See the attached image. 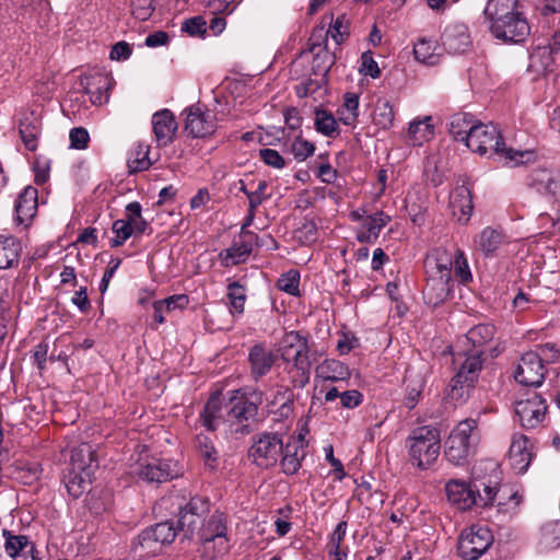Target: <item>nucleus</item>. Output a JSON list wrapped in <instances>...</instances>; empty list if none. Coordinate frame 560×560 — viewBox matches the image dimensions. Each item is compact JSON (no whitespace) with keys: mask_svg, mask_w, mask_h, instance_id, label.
Returning <instances> with one entry per match:
<instances>
[{"mask_svg":"<svg viewBox=\"0 0 560 560\" xmlns=\"http://www.w3.org/2000/svg\"><path fill=\"white\" fill-rule=\"evenodd\" d=\"M466 147L479 155L495 158L510 166L527 163L533 159L529 150H514L503 142L500 130L492 124L478 122L467 138Z\"/></svg>","mask_w":560,"mask_h":560,"instance_id":"nucleus-1","label":"nucleus"},{"mask_svg":"<svg viewBox=\"0 0 560 560\" xmlns=\"http://www.w3.org/2000/svg\"><path fill=\"white\" fill-rule=\"evenodd\" d=\"M410 462L421 470L430 468L440 455V431L431 425L413 429L406 440Z\"/></svg>","mask_w":560,"mask_h":560,"instance_id":"nucleus-2","label":"nucleus"},{"mask_svg":"<svg viewBox=\"0 0 560 560\" xmlns=\"http://www.w3.org/2000/svg\"><path fill=\"white\" fill-rule=\"evenodd\" d=\"M482 350H471L463 354L464 360L448 385L447 395L451 399L465 401L469 397L482 369Z\"/></svg>","mask_w":560,"mask_h":560,"instance_id":"nucleus-3","label":"nucleus"},{"mask_svg":"<svg viewBox=\"0 0 560 560\" xmlns=\"http://www.w3.org/2000/svg\"><path fill=\"white\" fill-rule=\"evenodd\" d=\"M203 552L210 559L221 557L230 550L228 537L226 516L221 512H214L203 524L199 532Z\"/></svg>","mask_w":560,"mask_h":560,"instance_id":"nucleus-4","label":"nucleus"},{"mask_svg":"<svg viewBox=\"0 0 560 560\" xmlns=\"http://www.w3.org/2000/svg\"><path fill=\"white\" fill-rule=\"evenodd\" d=\"M260 399L257 396L247 397L245 394L234 392L225 405V423L235 433L249 432L247 422L258 412Z\"/></svg>","mask_w":560,"mask_h":560,"instance_id":"nucleus-5","label":"nucleus"},{"mask_svg":"<svg viewBox=\"0 0 560 560\" xmlns=\"http://www.w3.org/2000/svg\"><path fill=\"white\" fill-rule=\"evenodd\" d=\"M131 474L147 482L162 483L177 478L182 474V467L171 459L140 456L131 467Z\"/></svg>","mask_w":560,"mask_h":560,"instance_id":"nucleus-6","label":"nucleus"},{"mask_svg":"<svg viewBox=\"0 0 560 560\" xmlns=\"http://www.w3.org/2000/svg\"><path fill=\"white\" fill-rule=\"evenodd\" d=\"M254 220L255 212H249L241 228L240 235L233 240L231 246L219 253L220 261L224 267L236 266L248 259L256 242V235L247 228L254 224Z\"/></svg>","mask_w":560,"mask_h":560,"instance_id":"nucleus-7","label":"nucleus"},{"mask_svg":"<svg viewBox=\"0 0 560 560\" xmlns=\"http://www.w3.org/2000/svg\"><path fill=\"white\" fill-rule=\"evenodd\" d=\"M283 452V442L277 433H260L254 436L248 455L260 468L273 467Z\"/></svg>","mask_w":560,"mask_h":560,"instance_id":"nucleus-8","label":"nucleus"},{"mask_svg":"<svg viewBox=\"0 0 560 560\" xmlns=\"http://www.w3.org/2000/svg\"><path fill=\"white\" fill-rule=\"evenodd\" d=\"M493 542V536L486 526L472 525L462 532L457 551L465 560H477Z\"/></svg>","mask_w":560,"mask_h":560,"instance_id":"nucleus-9","label":"nucleus"},{"mask_svg":"<svg viewBox=\"0 0 560 560\" xmlns=\"http://www.w3.org/2000/svg\"><path fill=\"white\" fill-rule=\"evenodd\" d=\"M492 35L504 43H523L530 34V26L521 12H515L503 18H495L490 23Z\"/></svg>","mask_w":560,"mask_h":560,"instance_id":"nucleus-10","label":"nucleus"},{"mask_svg":"<svg viewBox=\"0 0 560 560\" xmlns=\"http://www.w3.org/2000/svg\"><path fill=\"white\" fill-rule=\"evenodd\" d=\"M546 411V400L536 393L515 404V416L525 429H533L540 424L545 419Z\"/></svg>","mask_w":560,"mask_h":560,"instance_id":"nucleus-11","label":"nucleus"},{"mask_svg":"<svg viewBox=\"0 0 560 560\" xmlns=\"http://www.w3.org/2000/svg\"><path fill=\"white\" fill-rule=\"evenodd\" d=\"M514 377L516 382L525 386H539L545 377L542 359L535 351L524 353L516 368Z\"/></svg>","mask_w":560,"mask_h":560,"instance_id":"nucleus-12","label":"nucleus"},{"mask_svg":"<svg viewBox=\"0 0 560 560\" xmlns=\"http://www.w3.org/2000/svg\"><path fill=\"white\" fill-rule=\"evenodd\" d=\"M350 218L358 223V240L362 243H371L378 237L381 230L389 221L384 212H350Z\"/></svg>","mask_w":560,"mask_h":560,"instance_id":"nucleus-13","label":"nucleus"},{"mask_svg":"<svg viewBox=\"0 0 560 560\" xmlns=\"http://www.w3.org/2000/svg\"><path fill=\"white\" fill-rule=\"evenodd\" d=\"M145 226L141 212H129L126 219L116 220L112 225L115 236L109 241L110 247H119L131 236L142 234Z\"/></svg>","mask_w":560,"mask_h":560,"instance_id":"nucleus-14","label":"nucleus"},{"mask_svg":"<svg viewBox=\"0 0 560 560\" xmlns=\"http://www.w3.org/2000/svg\"><path fill=\"white\" fill-rule=\"evenodd\" d=\"M3 549L11 560H39L34 542L27 536L15 535L8 529L2 530Z\"/></svg>","mask_w":560,"mask_h":560,"instance_id":"nucleus-15","label":"nucleus"},{"mask_svg":"<svg viewBox=\"0 0 560 560\" xmlns=\"http://www.w3.org/2000/svg\"><path fill=\"white\" fill-rule=\"evenodd\" d=\"M215 115L210 110H201L197 106L187 109L185 130L195 138H203L214 132Z\"/></svg>","mask_w":560,"mask_h":560,"instance_id":"nucleus-16","label":"nucleus"},{"mask_svg":"<svg viewBox=\"0 0 560 560\" xmlns=\"http://www.w3.org/2000/svg\"><path fill=\"white\" fill-rule=\"evenodd\" d=\"M310 347L304 351H296L292 357L283 360L287 363V373L294 388H304L310 382L311 361L308 358Z\"/></svg>","mask_w":560,"mask_h":560,"instance_id":"nucleus-17","label":"nucleus"},{"mask_svg":"<svg viewBox=\"0 0 560 560\" xmlns=\"http://www.w3.org/2000/svg\"><path fill=\"white\" fill-rule=\"evenodd\" d=\"M533 445L523 434H514L509 450V462L517 474H524L533 458Z\"/></svg>","mask_w":560,"mask_h":560,"instance_id":"nucleus-18","label":"nucleus"},{"mask_svg":"<svg viewBox=\"0 0 560 560\" xmlns=\"http://www.w3.org/2000/svg\"><path fill=\"white\" fill-rule=\"evenodd\" d=\"M442 45L450 54L465 52L471 45L468 27L464 23L448 24L442 36Z\"/></svg>","mask_w":560,"mask_h":560,"instance_id":"nucleus-19","label":"nucleus"},{"mask_svg":"<svg viewBox=\"0 0 560 560\" xmlns=\"http://www.w3.org/2000/svg\"><path fill=\"white\" fill-rule=\"evenodd\" d=\"M177 128L175 117L168 109H162L152 116V129L160 147H165L173 141Z\"/></svg>","mask_w":560,"mask_h":560,"instance_id":"nucleus-20","label":"nucleus"},{"mask_svg":"<svg viewBox=\"0 0 560 560\" xmlns=\"http://www.w3.org/2000/svg\"><path fill=\"white\" fill-rule=\"evenodd\" d=\"M454 253L445 248H435L424 261L427 276L452 278Z\"/></svg>","mask_w":560,"mask_h":560,"instance_id":"nucleus-21","label":"nucleus"},{"mask_svg":"<svg viewBox=\"0 0 560 560\" xmlns=\"http://www.w3.org/2000/svg\"><path fill=\"white\" fill-rule=\"evenodd\" d=\"M452 290V278L427 276V283L423 289V298L428 304L436 307L448 299Z\"/></svg>","mask_w":560,"mask_h":560,"instance_id":"nucleus-22","label":"nucleus"},{"mask_svg":"<svg viewBox=\"0 0 560 560\" xmlns=\"http://www.w3.org/2000/svg\"><path fill=\"white\" fill-rule=\"evenodd\" d=\"M276 358V354L261 343L253 346L248 353L252 376L258 380L266 375L271 370Z\"/></svg>","mask_w":560,"mask_h":560,"instance_id":"nucleus-23","label":"nucleus"},{"mask_svg":"<svg viewBox=\"0 0 560 560\" xmlns=\"http://www.w3.org/2000/svg\"><path fill=\"white\" fill-rule=\"evenodd\" d=\"M85 93L95 105H102L108 100V91L112 86V79L105 73H94L82 80Z\"/></svg>","mask_w":560,"mask_h":560,"instance_id":"nucleus-24","label":"nucleus"},{"mask_svg":"<svg viewBox=\"0 0 560 560\" xmlns=\"http://www.w3.org/2000/svg\"><path fill=\"white\" fill-rule=\"evenodd\" d=\"M282 459L280 462L282 471L285 475H294L301 468V463L305 458L306 451L303 440L292 439L285 445L283 444Z\"/></svg>","mask_w":560,"mask_h":560,"instance_id":"nucleus-25","label":"nucleus"},{"mask_svg":"<svg viewBox=\"0 0 560 560\" xmlns=\"http://www.w3.org/2000/svg\"><path fill=\"white\" fill-rule=\"evenodd\" d=\"M98 468V460L93 446L89 443H81L73 447L70 457V468L73 471L95 472Z\"/></svg>","mask_w":560,"mask_h":560,"instance_id":"nucleus-26","label":"nucleus"},{"mask_svg":"<svg viewBox=\"0 0 560 560\" xmlns=\"http://www.w3.org/2000/svg\"><path fill=\"white\" fill-rule=\"evenodd\" d=\"M446 494L451 503L460 510H467L477 503V498L469 485L463 481L451 480L446 483Z\"/></svg>","mask_w":560,"mask_h":560,"instance_id":"nucleus-27","label":"nucleus"},{"mask_svg":"<svg viewBox=\"0 0 560 560\" xmlns=\"http://www.w3.org/2000/svg\"><path fill=\"white\" fill-rule=\"evenodd\" d=\"M315 375L323 381L343 383L350 378L351 372L345 363L326 359L316 366Z\"/></svg>","mask_w":560,"mask_h":560,"instance_id":"nucleus-28","label":"nucleus"},{"mask_svg":"<svg viewBox=\"0 0 560 560\" xmlns=\"http://www.w3.org/2000/svg\"><path fill=\"white\" fill-rule=\"evenodd\" d=\"M530 185L538 191L560 197V171L535 170L530 175Z\"/></svg>","mask_w":560,"mask_h":560,"instance_id":"nucleus-29","label":"nucleus"},{"mask_svg":"<svg viewBox=\"0 0 560 560\" xmlns=\"http://www.w3.org/2000/svg\"><path fill=\"white\" fill-rule=\"evenodd\" d=\"M506 242V235L501 229L485 228L475 238L478 250L485 256H492L502 244Z\"/></svg>","mask_w":560,"mask_h":560,"instance_id":"nucleus-30","label":"nucleus"},{"mask_svg":"<svg viewBox=\"0 0 560 560\" xmlns=\"http://www.w3.org/2000/svg\"><path fill=\"white\" fill-rule=\"evenodd\" d=\"M202 425L209 431H215L221 422H225L223 405L218 394L212 395L206 402L199 417Z\"/></svg>","mask_w":560,"mask_h":560,"instance_id":"nucleus-31","label":"nucleus"},{"mask_svg":"<svg viewBox=\"0 0 560 560\" xmlns=\"http://www.w3.org/2000/svg\"><path fill=\"white\" fill-rule=\"evenodd\" d=\"M415 59L427 66H435L442 57V49L438 43L431 38H419L413 45Z\"/></svg>","mask_w":560,"mask_h":560,"instance_id":"nucleus-32","label":"nucleus"},{"mask_svg":"<svg viewBox=\"0 0 560 560\" xmlns=\"http://www.w3.org/2000/svg\"><path fill=\"white\" fill-rule=\"evenodd\" d=\"M450 435L476 452L480 441L477 420L468 418L459 421Z\"/></svg>","mask_w":560,"mask_h":560,"instance_id":"nucleus-33","label":"nucleus"},{"mask_svg":"<svg viewBox=\"0 0 560 560\" xmlns=\"http://www.w3.org/2000/svg\"><path fill=\"white\" fill-rule=\"evenodd\" d=\"M405 384H406V396L404 404L407 408L412 409L418 404L422 390L425 385V380L420 372L415 371V369H407L405 375Z\"/></svg>","mask_w":560,"mask_h":560,"instance_id":"nucleus-34","label":"nucleus"},{"mask_svg":"<svg viewBox=\"0 0 560 560\" xmlns=\"http://www.w3.org/2000/svg\"><path fill=\"white\" fill-rule=\"evenodd\" d=\"M22 245L13 236L0 235V269L12 268L19 262Z\"/></svg>","mask_w":560,"mask_h":560,"instance_id":"nucleus-35","label":"nucleus"},{"mask_svg":"<svg viewBox=\"0 0 560 560\" xmlns=\"http://www.w3.org/2000/svg\"><path fill=\"white\" fill-rule=\"evenodd\" d=\"M434 135L432 117L425 116L422 119H415L409 124L408 139L413 145H421L429 141Z\"/></svg>","mask_w":560,"mask_h":560,"instance_id":"nucleus-36","label":"nucleus"},{"mask_svg":"<svg viewBox=\"0 0 560 560\" xmlns=\"http://www.w3.org/2000/svg\"><path fill=\"white\" fill-rule=\"evenodd\" d=\"M94 474L95 472H79L73 471V469H69L66 478V487L69 494L73 498H79L84 492L90 491Z\"/></svg>","mask_w":560,"mask_h":560,"instance_id":"nucleus-37","label":"nucleus"},{"mask_svg":"<svg viewBox=\"0 0 560 560\" xmlns=\"http://www.w3.org/2000/svg\"><path fill=\"white\" fill-rule=\"evenodd\" d=\"M555 52L548 46H537L529 56L528 69L536 74L550 70L555 63Z\"/></svg>","mask_w":560,"mask_h":560,"instance_id":"nucleus-38","label":"nucleus"},{"mask_svg":"<svg viewBox=\"0 0 560 560\" xmlns=\"http://www.w3.org/2000/svg\"><path fill=\"white\" fill-rule=\"evenodd\" d=\"M478 122L472 120L471 115L459 113L452 117L450 122V132L455 140L467 144V138L470 136V131H472V128H475Z\"/></svg>","mask_w":560,"mask_h":560,"instance_id":"nucleus-39","label":"nucleus"},{"mask_svg":"<svg viewBox=\"0 0 560 560\" xmlns=\"http://www.w3.org/2000/svg\"><path fill=\"white\" fill-rule=\"evenodd\" d=\"M306 346H308L307 338L299 331L285 332L280 343V355L282 360H285L296 351H304Z\"/></svg>","mask_w":560,"mask_h":560,"instance_id":"nucleus-40","label":"nucleus"},{"mask_svg":"<svg viewBox=\"0 0 560 560\" xmlns=\"http://www.w3.org/2000/svg\"><path fill=\"white\" fill-rule=\"evenodd\" d=\"M445 444V456L451 463L455 465L465 464L467 459L475 454V451L463 444L460 441L452 438L451 435L448 436Z\"/></svg>","mask_w":560,"mask_h":560,"instance_id":"nucleus-41","label":"nucleus"},{"mask_svg":"<svg viewBox=\"0 0 560 560\" xmlns=\"http://www.w3.org/2000/svg\"><path fill=\"white\" fill-rule=\"evenodd\" d=\"M495 334V327L492 324H479L470 328L466 335V340L470 342L474 350L481 348L491 341Z\"/></svg>","mask_w":560,"mask_h":560,"instance_id":"nucleus-42","label":"nucleus"},{"mask_svg":"<svg viewBox=\"0 0 560 560\" xmlns=\"http://www.w3.org/2000/svg\"><path fill=\"white\" fill-rule=\"evenodd\" d=\"M538 545L542 551L553 550L560 546L559 522H548L541 527Z\"/></svg>","mask_w":560,"mask_h":560,"instance_id":"nucleus-43","label":"nucleus"},{"mask_svg":"<svg viewBox=\"0 0 560 560\" xmlns=\"http://www.w3.org/2000/svg\"><path fill=\"white\" fill-rule=\"evenodd\" d=\"M517 3L518 0H488L485 8V15L489 19L490 23H492L495 18H503L517 12Z\"/></svg>","mask_w":560,"mask_h":560,"instance_id":"nucleus-44","label":"nucleus"},{"mask_svg":"<svg viewBox=\"0 0 560 560\" xmlns=\"http://www.w3.org/2000/svg\"><path fill=\"white\" fill-rule=\"evenodd\" d=\"M161 544L158 541L155 536L152 535V530L150 528L144 529L137 537V542L135 544L136 551L139 552V556H154L162 550Z\"/></svg>","mask_w":560,"mask_h":560,"instance_id":"nucleus-45","label":"nucleus"},{"mask_svg":"<svg viewBox=\"0 0 560 560\" xmlns=\"http://www.w3.org/2000/svg\"><path fill=\"white\" fill-rule=\"evenodd\" d=\"M394 109L387 100H378L373 110V121L382 129H389L394 122Z\"/></svg>","mask_w":560,"mask_h":560,"instance_id":"nucleus-46","label":"nucleus"},{"mask_svg":"<svg viewBox=\"0 0 560 560\" xmlns=\"http://www.w3.org/2000/svg\"><path fill=\"white\" fill-rule=\"evenodd\" d=\"M314 125L316 130L327 137H331L338 130V122L334 115L325 109H316Z\"/></svg>","mask_w":560,"mask_h":560,"instance_id":"nucleus-47","label":"nucleus"},{"mask_svg":"<svg viewBox=\"0 0 560 560\" xmlns=\"http://www.w3.org/2000/svg\"><path fill=\"white\" fill-rule=\"evenodd\" d=\"M450 208L452 210H472V198L466 186H458L450 194Z\"/></svg>","mask_w":560,"mask_h":560,"instance_id":"nucleus-48","label":"nucleus"},{"mask_svg":"<svg viewBox=\"0 0 560 560\" xmlns=\"http://www.w3.org/2000/svg\"><path fill=\"white\" fill-rule=\"evenodd\" d=\"M349 34V20L345 15L337 16L336 20L330 19V26L324 34V42L327 43L330 36L336 44L342 43Z\"/></svg>","mask_w":560,"mask_h":560,"instance_id":"nucleus-49","label":"nucleus"},{"mask_svg":"<svg viewBox=\"0 0 560 560\" xmlns=\"http://www.w3.org/2000/svg\"><path fill=\"white\" fill-rule=\"evenodd\" d=\"M340 120L350 126L355 122L359 116V97L354 93H346L343 108L339 112Z\"/></svg>","mask_w":560,"mask_h":560,"instance_id":"nucleus-50","label":"nucleus"},{"mask_svg":"<svg viewBox=\"0 0 560 560\" xmlns=\"http://www.w3.org/2000/svg\"><path fill=\"white\" fill-rule=\"evenodd\" d=\"M453 269L455 278L463 284L472 280V275L462 249L457 248L454 253Z\"/></svg>","mask_w":560,"mask_h":560,"instance_id":"nucleus-51","label":"nucleus"},{"mask_svg":"<svg viewBox=\"0 0 560 560\" xmlns=\"http://www.w3.org/2000/svg\"><path fill=\"white\" fill-rule=\"evenodd\" d=\"M277 285L279 290L288 294L293 296L300 295V272L295 269H290L280 276Z\"/></svg>","mask_w":560,"mask_h":560,"instance_id":"nucleus-52","label":"nucleus"},{"mask_svg":"<svg viewBox=\"0 0 560 560\" xmlns=\"http://www.w3.org/2000/svg\"><path fill=\"white\" fill-rule=\"evenodd\" d=\"M39 206L38 191L33 186H26L15 201V210H36Z\"/></svg>","mask_w":560,"mask_h":560,"instance_id":"nucleus-53","label":"nucleus"},{"mask_svg":"<svg viewBox=\"0 0 560 560\" xmlns=\"http://www.w3.org/2000/svg\"><path fill=\"white\" fill-rule=\"evenodd\" d=\"M228 298L232 308L242 314L244 312L246 292L245 288L238 282H232L228 285Z\"/></svg>","mask_w":560,"mask_h":560,"instance_id":"nucleus-54","label":"nucleus"},{"mask_svg":"<svg viewBox=\"0 0 560 560\" xmlns=\"http://www.w3.org/2000/svg\"><path fill=\"white\" fill-rule=\"evenodd\" d=\"M150 529L152 530V535L155 536L162 547L173 542L176 537V529L170 522L159 523L150 527Z\"/></svg>","mask_w":560,"mask_h":560,"instance_id":"nucleus-55","label":"nucleus"},{"mask_svg":"<svg viewBox=\"0 0 560 560\" xmlns=\"http://www.w3.org/2000/svg\"><path fill=\"white\" fill-rule=\"evenodd\" d=\"M196 447L206 463H214L218 458V453L213 446L211 439L203 434H198L196 438Z\"/></svg>","mask_w":560,"mask_h":560,"instance_id":"nucleus-56","label":"nucleus"},{"mask_svg":"<svg viewBox=\"0 0 560 560\" xmlns=\"http://www.w3.org/2000/svg\"><path fill=\"white\" fill-rule=\"evenodd\" d=\"M154 10V0H131V14L139 21L149 20Z\"/></svg>","mask_w":560,"mask_h":560,"instance_id":"nucleus-57","label":"nucleus"},{"mask_svg":"<svg viewBox=\"0 0 560 560\" xmlns=\"http://www.w3.org/2000/svg\"><path fill=\"white\" fill-rule=\"evenodd\" d=\"M291 152L298 161H305L314 154L315 145L303 138L298 137L291 144Z\"/></svg>","mask_w":560,"mask_h":560,"instance_id":"nucleus-58","label":"nucleus"},{"mask_svg":"<svg viewBox=\"0 0 560 560\" xmlns=\"http://www.w3.org/2000/svg\"><path fill=\"white\" fill-rule=\"evenodd\" d=\"M38 126L36 124L30 122H21L20 125V135L22 138V141L24 142L25 147L34 151L37 147V136H38Z\"/></svg>","mask_w":560,"mask_h":560,"instance_id":"nucleus-59","label":"nucleus"},{"mask_svg":"<svg viewBox=\"0 0 560 560\" xmlns=\"http://www.w3.org/2000/svg\"><path fill=\"white\" fill-rule=\"evenodd\" d=\"M182 510L202 520L209 512V501L201 497H194Z\"/></svg>","mask_w":560,"mask_h":560,"instance_id":"nucleus-60","label":"nucleus"},{"mask_svg":"<svg viewBox=\"0 0 560 560\" xmlns=\"http://www.w3.org/2000/svg\"><path fill=\"white\" fill-rule=\"evenodd\" d=\"M148 154L149 148L147 145L139 144L136 151V158L128 161L129 167L132 172L143 171L150 166Z\"/></svg>","mask_w":560,"mask_h":560,"instance_id":"nucleus-61","label":"nucleus"},{"mask_svg":"<svg viewBox=\"0 0 560 560\" xmlns=\"http://www.w3.org/2000/svg\"><path fill=\"white\" fill-rule=\"evenodd\" d=\"M346 532H347V522H339L335 528V530L331 533L330 537H329V542H328V552H337V551H342L341 550V544L345 539V536H346Z\"/></svg>","mask_w":560,"mask_h":560,"instance_id":"nucleus-62","label":"nucleus"},{"mask_svg":"<svg viewBox=\"0 0 560 560\" xmlns=\"http://www.w3.org/2000/svg\"><path fill=\"white\" fill-rule=\"evenodd\" d=\"M259 156L264 161L265 164L271 166L273 168L281 170L285 166V161L282 155L273 149H261L259 151Z\"/></svg>","mask_w":560,"mask_h":560,"instance_id":"nucleus-63","label":"nucleus"},{"mask_svg":"<svg viewBox=\"0 0 560 560\" xmlns=\"http://www.w3.org/2000/svg\"><path fill=\"white\" fill-rule=\"evenodd\" d=\"M71 148L83 150L88 148L90 136L85 128L75 127L71 129L69 135Z\"/></svg>","mask_w":560,"mask_h":560,"instance_id":"nucleus-64","label":"nucleus"}]
</instances>
